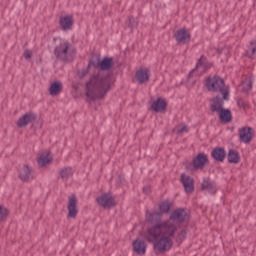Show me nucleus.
Masks as SVG:
<instances>
[{"instance_id":"obj_27","label":"nucleus","mask_w":256,"mask_h":256,"mask_svg":"<svg viewBox=\"0 0 256 256\" xmlns=\"http://www.w3.org/2000/svg\"><path fill=\"white\" fill-rule=\"evenodd\" d=\"M228 163H234L235 165L241 161V156L239 155V152L235 149H230L228 151Z\"/></svg>"},{"instance_id":"obj_8","label":"nucleus","mask_w":256,"mask_h":256,"mask_svg":"<svg viewBox=\"0 0 256 256\" xmlns=\"http://www.w3.org/2000/svg\"><path fill=\"white\" fill-rule=\"evenodd\" d=\"M96 201L100 207H103V209H112V207L117 205V203H115V198L109 193H104L97 197Z\"/></svg>"},{"instance_id":"obj_29","label":"nucleus","mask_w":256,"mask_h":256,"mask_svg":"<svg viewBox=\"0 0 256 256\" xmlns=\"http://www.w3.org/2000/svg\"><path fill=\"white\" fill-rule=\"evenodd\" d=\"M59 175L63 181H69L70 177H73V168L64 167L60 170Z\"/></svg>"},{"instance_id":"obj_6","label":"nucleus","mask_w":256,"mask_h":256,"mask_svg":"<svg viewBox=\"0 0 256 256\" xmlns=\"http://www.w3.org/2000/svg\"><path fill=\"white\" fill-rule=\"evenodd\" d=\"M90 65H93L95 69H101V71H109L115 66V61L112 57H104L102 60L97 58L96 60H91Z\"/></svg>"},{"instance_id":"obj_1","label":"nucleus","mask_w":256,"mask_h":256,"mask_svg":"<svg viewBox=\"0 0 256 256\" xmlns=\"http://www.w3.org/2000/svg\"><path fill=\"white\" fill-rule=\"evenodd\" d=\"M114 83L115 78L111 73H94L85 83V95L90 101H95V99H105Z\"/></svg>"},{"instance_id":"obj_35","label":"nucleus","mask_w":256,"mask_h":256,"mask_svg":"<svg viewBox=\"0 0 256 256\" xmlns=\"http://www.w3.org/2000/svg\"><path fill=\"white\" fill-rule=\"evenodd\" d=\"M187 239V230L183 229L181 230L176 237V242L177 243H183Z\"/></svg>"},{"instance_id":"obj_12","label":"nucleus","mask_w":256,"mask_h":256,"mask_svg":"<svg viewBox=\"0 0 256 256\" xmlns=\"http://www.w3.org/2000/svg\"><path fill=\"white\" fill-rule=\"evenodd\" d=\"M180 181L186 193H193L195 191V180L191 176L181 174Z\"/></svg>"},{"instance_id":"obj_31","label":"nucleus","mask_w":256,"mask_h":256,"mask_svg":"<svg viewBox=\"0 0 256 256\" xmlns=\"http://www.w3.org/2000/svg\"><path fill=\"white\" fill-rule=\"evenodd\" d=\"M246 55L251 59L253 55H256V40H252L246 50Z\"/></svg>"},{"instance_id":"obj_34","label":"nucleus","mask_w":256,"mask_h":256,"mask_svg":"<svg viewBox=\"0 0 256 256\" xmlns=\"http://www.w3.org/2000/svg\"><path fill=\"white\" fill-rule=\"evenodd\" d=\"M126 25H128L129 29H131V30L136 29V27L139 25V20H137L135 17L131 16L126 21Z\"/></svg>"},{"instance_id":"obj_13","label":"nucleus","mask_w":256,"mask_h":256,"mask_svg":"<svg viewBox=\"0 0 256 256\" xmlns=\"http://www.w3.org/2000/svg\"><path fill=\"white\" fill-rule=\"evenodd\" d=\"M79 214V208H77V196L71 195L68 201V217L75 219Z\"/></svg>"},{"instance_id":"obj_9","label":"nucleus","mask_w":256,"mask_h":256,"mask_svg":"<svg viewBox=\"0 0 256 256\" xmlns=\"http://www.w3.org/2000/svg\"><path fill=\"white\" fill-rule=\"evenodd\" d=\"M207 163H209V156L204 152L198 153L192 160L194 169H205Z\"/></svg>"},{"instance_id":"obj_10","label":"nucleus","mask_w":256,"mask_h":256,"mask_svg":"<svg viewBox=\"0 0 256 256\" xmlns=\"http://www.w3.org/2000/svg\"><path fill=\"white\" fill-rule=\"evenodd\" d=\"M177 43L185 45L191 41V33L185 28L177 30L174 34Z\"/></svg>"},{"instance_id":"obj_19","label":"nucleus","mask_w":256,"mask_h":256,"mask_svg":"<svg viewBox=\"0 0 256 256\" xmlns=\"http://www.w3.org/2000/svg\"><path fill=\"white\" fill-rule=\"evenodd\" d=\"M132 245L137 255H145L147 253V243L144 240L137 238L133 241Z\"/></svg>"},{"instance_id":"obj_26","label":"nucleus","mask_w":256,"mask_h":256,"mask_svg":"<svg viewBox=\"0 0 256 256\" xmlns=\"http://www.w3.org/2000/svg\"><path fill=\"white\" fill-rule=\"evenodd\" d=\"M171 207H173V202H171L170 200H164L159 204L158 209L161 215H167L170 213Z\"/></svg>"},{"instance_id":"obj_32","label":"nucleus","mask_w":256,"mask_h":256,"mask_svg":"<svg viewBox=\"0 0 256 256\" xmlns=\"http://www.w3.org/2000/svg\"><path fill=\"white\" fill-rule=\"evenodd\" d=\"M51 163V158H49V154H42L38 157V165L40 167H45V165Z\"/></svg>"},{"instance_id":"obj_30","label":"nucleus","mask_w":256,"mask_h":256,"mask_svg":"<svg viewBox=\"0 0 256 256\" xmlns=\"http://www.w3.org/2000/svg\"><path fill=\"white\" fill-rule=\"evenodd\" d=\"M253 89V80L251 78H246L242 82V91L244 93H249Z\"/></svg>"},{"instance_id":"obj_33","label":"nucleus","mask_w":256,"mask_h":256,"mask_svg":"<svg viewBox=\"0 0 256 256\" xmlns=\"http://www.w3.org/2000/svg\"><path fill=\"white\" fill-rule=\"evenodd\" d=\"M8 217H9V209H7L3 205H0V223L3 221H6Z\"/></svg>"},{"instance_id":"obj_39","label":"nucleus","mask_w":256,"mask_h":256,"mask_svg":"<svg viewBox=\"0 0 256 256\" xmlns=\"http://www.w3.org/2000/svg\"><path fill=\"white\" fill-rule=\"evenodd\" d=\"M181 133H187V126H182L181 128L177 129V134L181 135Z\"/></svg>"},{"instance_id":"obj_14","label":"nucleus","mask_w":256,"mask_h":256,"mask_svg":"<svg viewBox=\"0 0 256 256\" xmlns=\"http://www.w3.org/2000/svg\"><path fill=\"white\" fill-rule=\"evenodd\" d=\"M33 178V168L27 164H24L19 170V179H21L24 183H27V181H31Z\"/></svg>"},{"instance_id":"obj_37","label":"nucleus","mask_w":256,"mask_h":256,"mask_svg":"<svg viewBox=\"0 0 256 256\" xmlns=\"http://www.w3.org/2000/svg\"><path fill=\"white\" fill-rule=\"evenodd\" d=\"M31 51L30 50H25L24 51V59H26V61H29V59H31Z\"/></svg>"},{"instance_id":"obj_16","label":"nucleus","mask_w":256,"mask_h":256,"mask_svg":"<svg viewBox=\"0 0 256 256\" xmlns=\"http://www.w3.org/2000/svg\"><path fill=\"white\" fill-rule=\"evenodd\" d=\"M225 99H223V95H217L216 97L212 98V104L210 105V111L212 113H219L221 109H223V106L225 105Z\"/></svg>"},{"instance_id":"obj_11","label":"nucleus","mask_w":256,"mask_h":256,"mask_svg":"<svg viewBox=\"0 0 256 256\" xmlns=\"http://www.w3.org/2000/svg\"><path fill=\"white\" fill-rule=\"evenodd\" d=\"M35 121H37V114L33 112H28L18 119L17 127H20V128L27 127V125Z\"/></svg>"},{"instance_id":"obj_2","label":"nucleus","mask_w":256,"mask_h":256,"mask_svg":"<svg viewBox=\"0 0 256 256\" xmlns=\"http://www.w3.org/2000/svg\"><path fill=\"white\" fill-rule=\"evenodd\" d=\"M175 233H177V225L173 224L171 220H167L148 228L146 241H148V243H155L161 236L171 239V237H175Z\"/></svg>"},{"instance_id":"obj_38","label":"nucleus","mask_w":256,"mask_h":256,"mask_svg":"<svg viewBox=\"0 0 256 256\" xmlns=\"http://www.w3.org/2000/svg\"><path fill=\"white\" fill-rule=\"evenodd\" d=\"M87 73H89V71L83 69V70H81V71L78 73V75H79L80 79H83V78L87 77Z\"/></svg>"},{"instance_id":"obj_5","label":"nucleus","mask_w":256,"mask_h":256,"mask_svg":"<svg viewBox=\"0 0 256 256\" xmlns=\"http://www.w3.org/2000/svg\"><path fill=\"white\" fill-rule=\"evenodd\" d=\"M153 247L159 253H167V251L173 249V240L169 236H160L158 240H154Z\"/></svg>"},{"instance_id":"obj_4","label":"nucleus","mask_w":256,"mask_h":256,"mask_svg":"<svg viewBox=\"0 0 256 256\" xmlns=\"http://www.w3.org/2000/svg\"><path fill=\"white\" fill-rule=\"evenodd\" d=\"M206 89L212 93H221L225 101H229V86H225V80L220 76L214 75L206 78Z\"/></svg>"},{"instance_id":"obj_24","label":"nucleus","mask_w":256,"mask_h":256,"mask_svg":"<svg viewBox=\"0 0 256 256\" xmlns=\"http://www.w3.org/2000/svg\"><path fill=\"white\" fill-rule=\"evenodd\" d=\"M218 113L219 119L222 123H231V121H233V114L231 113V110L222 108Z\"/></svg>"},{"instance_id":"obj_15","label":"nucleus","mask_w":256,"mask_h":256,"mask_svg":"<svg viewBox=\"0 0 256 256\" xmlns=\"http://www.w3.org/2000/svg\"><path fill=\"white\" fill-rule=\"evenodd\" d=\"M199 67H203L205 72V71H209V69L213 67V64L209 62L205 56H201L196 63V67L189 72L188 77H193V72L196 69H199Z\"/></svg>"},{"instance_id":"obj_25","label":"nucleus","mask_w":256,"mask_h":256,"mask_svg":"<svg viewBox=\"0 0 256 256\" xmlns=\"http://www.w3.org/2000/svg\"><path fill=\"white\" fill-rule=\"evenodd\" d=\"M136 80L138 83L143 85V83H147L149 81V70L148 69H140L136 72Z\"/></svg>"},{"instance_id":"obj_7","label":"nucleus","mask_w":256,"mask_h":256,"mask_svg":"<svg viewBox=\"0 0 256 256\" xmlns=\"http://www.w3.org/2000/svg\"><path fill=\"white\" fill-rule=\"evenodd\" d=\"M189 219V213L185 208H178L170 215V221H174V223H187Z\"/></svg>"},{"instance_id":"obj_3","label":"nucleus","mask_w":256,"mask_h":256,"mask_svg":"<svg viewBox=\"0 0 256 256\" xmlns=\"http://www.w3.org/2000/svg\"><path fill=\"white\" fill-rule=\"evenodd\" d=\"M77 50L73 47V44L69 41L62 40L55 48L54 55L57 61H61L62 63H69V61H73V57Z\"/></svg>"},{"instance_id":"obj_40","label":"nucleus","mask_w":256,"mask_h":256,"mask_svg":"<svg viewBox=\"0 0 256 256\" xmlns=\"http://www.w3.org/2000/svg\"><path fill=\"white\" fill-rule=\"evenodd\" d=\"M143 191H144V193H145L146 195H149V193H151V187L145 186V187L143 188Z\"/></svg>"},{"instance_id":"obj_23","label":"nucleus","mask_w":256,"mask_h":256,"mask_svg":"<svg viewBox=\"0 0 256 256\" xmlns=\"http://www.w3.org/2000/svg\"><path fill=\"white\" fill-rule=\"evenodd\" d=\"M151 108L155 113H163L167 109V101L158 98L152 103Z\"/></svg>"},{"instance_id":"obj_41","label":"nucleus","mask_w":256,"mask_h":256,"mask_svg":"<svg viewBox=\"0 0 256 256\" xmlns=\"http://www.w3.org/2000/svg\"><path fill=\"white\" fill-rule=\"evenodd\" d=\"M217 53H218V55H221V53H223V49L218 48V49H217Z\"/></svg>"},{"instance_id":"obj_21","label":"nucleus","mask_w":256,"mask_h":256,"mask_svg":"<svg viewBox=\"0 0 256 256\" xmlns=\"http://www.w3.org/2000/svg\"><path fill=\"white\" fill-rule=\"evenodd\" d=\"M75 21L73 20V16H64L60 18L59 25L62 31H71L73 29Z\"/></svg>"},{"instance_id":"obj_20","label":"nucleus","mask_w":256,"mask_h":256,"mask_svg":"<svg viewBox=\"0 0 256 256\" xmlns=\"http://www.w3.org/2000/svg\"><path fill=\"white\" fill-rule=\"evenodd\" d=\"M201 190L208 191V193L214 195V193H217V186L215 185V182L206 177L203 178L201 183Z\"/></svg>"},{"instance_id":"obj_18","label":"nucleus","mask_w":256,"mask_h":256,"mask_svg":"<svg viewBox=\"0 0 256 256\" xmlns=\"http://www.w3.org/2000/svg\"><path fill=\"white\" fill-rule=\"evenodd\" d=\"M253 128L251 127H244L239 131L240 141L242 143H251L253 139Z\"/></svg>"},{"instance_id":"obj_36","label":"nucleus","mask_w":256,"mask_h":256,"mask_svg":"<svg viewBox=\"0 0 256 256\" xmlns=\"http://www.w3.org/2000/svg\"><path fill=\"white\" fill-rule=\"evenodd\" d=\"M237 105L240 109H249V104L241 98L237 100Z\"/></svg>"},{"instance_id":"obj_28","label":"nucleus","mask_w":256,"mask_h":256,"mask_svg":"<svg viewBox=\"0 0 256 256\" xmlns=\"http://www.w3.org/2000/svg\"><path fill=\"white\" fill-rule=\"evenodd\" d=\"M61 91H63V84L59 81H55L54 83H52L49 88V93L53 97H55V95H59Z\"/></svg>"},{"instance_id":"obj_22","label":"nucleus","mask_w":256,"mask_h":256,"mask_svg":"<svg viewBox=\"0 0 256 256\" xmlns=\"http://www.w3.org/2000/svg\"><path fill=\"white\" fill-rule=\"evenodd\" d=\"M146 219L148 221V223H150L152 225V227L154 225H161V220L163 219V214H161L160 212H151V213H147L146 214Z\"/></svg>"},{"instance_id":"obj_17","label":"nucleus","mask_w":256,"mask_h":256,"mask_svg":"<svg viewBox=\"0 0 256 256\" xmlns=\"http://www.w3.org/2000/svg\"><path fill=\"white\" fill-rule=\"evenodd\" d=\"M211 157L217 163H223V161H225V157H227V152L223 147H216L212 150Z\"/></svg>"}]
</instances>
